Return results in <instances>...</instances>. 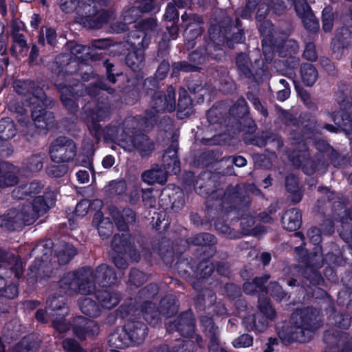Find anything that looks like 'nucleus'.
Returning <instances> with one entry per match:
<instances>
[{"label": "nucleus", "mask_w": 352, "mask_h": 352, "mask_svg": "<svg viewBox=\"0 0 352 352\" xmlns=\"http://www.w3.org/2000/svg\"><path fill=\"white\" fill-rule=\"evenodd\" d=\"M158 292V287L156 285L151 284L144 289H141L139 292L140 298H150Z\"/></svg>", "instance_id": "5fc2aeb1"}, {"label": "nucleus", "mask_w": 352, "mask_h": 352, "mask_svg": "<svg viewBox=\"0 0 352 352\" xmlns=\"http://www.w3.org/2000/svg\"><path fill=\"white\" fill-rule=\"evenodd\" d=\"M163 165L155 166L151 170L144 172L142 180L148 184H164L167 181L168 173L177 174L180 171V163L177 158V145H171L162 157Z\"/></svg>", "instance_id": "0eeeda50"}, {"label": "nucleus", "mask_w": 352, "mask_h": 352, "mask_svg": "<svg viewBox=\"0 0 352 352\" xmlns=\"http://www.w3.org/2000/svg\"><path fill=\"white\" fill-rule=\"evenodd\" d=\"M16 133L14 122L8 118L0 120V138L8 140L13 138Z\"/></svg>", "instance_id": "2f4dec72"}, {"label": "nucleus", "mask_w": 352, "mask_h": 352, "mask_svg": "<svg viewBox=\"0 0 352 352\" xmlns=\"http://www.w3.org/2000/svg\"><path fill=\"white\" fill-rule=\"evenodd\" d=\"M106 188L107 191L111 195H120L125 192L126 184L123 180L112 181Z\"/></svg>", "instance_id": "58836bf2"}, {"label": "nucleus", "mask_w": 352, "mask_h": 352, "mask_svg": "<svg viewBox=\"0 0 352 352\" xmlns=\"http://www.w3.org/2000/svg\"><path fill=\"white\" fill-rule=\"evenodd\" d=\"M301 78L307 86H311L316 82L318 72L315 67L310 63H305L300 68Z\"/></svg>", "instance_id": "7c9ffc66"}, {"label": "nucleus", "mask_w": 352, "mask_h": 352, "mask_svg": "<svg viewBox=\"0 0 352 352\" xmlns=\"http://www.w3.org/2000/svg\"><path fill=\"white\" fill-rule=\"evenodd\" d=\"M283 228L289 231H294L300 228L301 224V214L295 208L285 212L282 217Z\"/></svg>", "instance_id": "b1692460"}, {"label": "nucleus", "mask_w": 352, "mask_h": 352, "mask_svg": "<svg viewBox=\"0 0 352 352\" xmlns=\"http://www.w3.org/2000/svg\"><path fill=\"white\" fill-rule=\"evenodd\" d=\"M19 169L8 163L0 162V187L13 186L17 182Z\"/></svg>", "instance_id": "aec40b11"}, {"label": "nucleus", "mask_w": 352, "mask_h": 352, "mask_svg": "<svg viewBox=\"0 0 352 352\" xmlns=\"http://www.w3.org/2000/svg\"><path fill=\"white\" fill-rule=\"evenodd\" d=\"M109 213L118 228L122 231L126 230L128 224L133 223L135 219L133 211L129 208L124 209L121 213L118 208L111 206L109 208Z\"/></svg>", "instance_id": "6ab92c4d"}, {"label": "nucleus", "mask_w": 352, "mask_h": 352, "mask_svg": "<svg viewBox=\"0 0 352 352\" xmlns=\"http://www.w3.org/2000/svg\"><path fill=\"white\" fill-rule=\"evenodd\" d=\"M110 113L107 104H98L94 110L87 116V126L91 134L96 139L102 138L118 144L127 151H138L141 155H148L153 150V144L144 134H137L138 120L135 118H127L122 124L112 123L101 130L98 122L104 120Z\"/></svg>", "instance_id": "f257e3e1"}, {"label": "nucleus", "mask_w": 352, "mask_h": 352, "mask_svg": "<svg viewBox=\"0 0 352 352\" xmlns=\"http://www.w3.org/2000/svg\"><path fill=\"white\" fill-rule=\"evenodd\" d=\"M96 297L101 306L108 309L116 307L120 301V297L117 294L107 289L97 291Z\"/></svg>", "instance_id": "a878e982"}, {"label": "nucleus", "mask_w": 352, "mask_h": 352, "mask_svg": "<svg viewBox=\"0 0 352 352\" xmlns=\"http://www.w3.org/2000/svg\"><path fill=\"white\" fill-rule=\"evenodd\" d=\"M188 1L189 0H173V3H168L164 14L165 20L175 23L179 19V14L175 6L178 8H183L188 6Z\"/></svg>", "instance_id": "c756f323"}, {"label": "nucleus", "mask_w": 352, "mask_h": 352, "mask_svg": "<svg viewBox=\"0 0 352 352\" xmlns=\"http://www.w3.org/2000/svg\"><path fill=\"white\" fill-rule=\"evenodd\" d=\"M248 112L246 102L243 98L237 100L234 105L230 109V113L238 117L243 116Z\"/></svg>", "instance_id": "ea45409f"}, {"label": "nucleus", "mask_w": 352, "mask_h": 352, "mask_svg": "<svg viewBox=\"0 0 352 352\" xmlns=\"http://www.w3.org/2000/svg\"><path fill=\"white\" fill-rule=\"evenodd\" d=\"M91 202L87 199L80 201L76 207L75 216L78 217H85L90 210Z\"/></svg>", "instance_id": "8fccbe9b"}, {"label": "nucleus", "mask_w": 352, "mask_h": 352, "mask_svg": "<svg viewBox=\"0 0 352 352\" xmlns=\"http://www.w3.org/2000/svg\"><path fill=\"white\" fill-rule=\"evenodd\" d=\"M151 109L146 111L144 119V129H148L157 122V114L166 111L173 112L175 109V92L172 87L167 89V94L155 92L151 101Z\"/></svg>", "instance_id": "1a4fd4ad"}, {"label": "nucleus", "mask_w": 352, "mask_h": 352, "mask_svg": "<svg viewBox=\"0 0 352 352\" xmlns=\"http://www.w3.org/2000/svg\"><path fill=\"white\" fill-rule=\"evenodd\" d=\"M41 188V185L39 182H33L14 188L12 191V196L16 199H23L26 195L38 192Z\"/></svg>", "instance_id": "cd10ccee"}, {"label": "nucleus", "mask_w": 352, "mask_h": 352, "mask_svg": "<svg viewBox=\"0 0 352 352\" xmlns=\"http://www.w3.org/2000/svg\"><path fill=\"white\" fill-rule=\"evenodd\" d=\"M74 322V332L80 339H84L87 336H94L99 332L98 325L93 320L78 316Z\"/></svg>", "instance_id": "a211bd4d"}, {"label": "nucleus", "mask_w": 352, "mask_h": 352, "mask_svg": "<svg viewBox=\"0 0 352 352\" xmlns=\"http://www.w3.org/2000/svg\"><path fill=\"white\" fill-rule=\"evenodd\" d=\"M82 87L83 85L79 82L73 87L58 85L61 101L64 106L71 111H74L77 107L76 100L77 96H81V94H78V91H82Z\"/></svg>", "instance_id": "f3484780"}, {"label": "nucleus", "mask_w": 352, "mask_h": 352, "mask_svg": "<svg viewBox=\"0 0 352 352\" xmlns=\"http://www.w3.org/2000/svg\"><path fill=\"white\" fill-rule=\"evenodd\" d=\"M169 331H178L182 336L192 338L195 331V322L190 311L182 314L176 322L167 326Z\"/></svg>", "instance_id": "dca6fc26"}, {"label": "nucleus", "mask_w": 352, "mask_h": 352, "mask_svg": "<svg viewBox=\"0 0 352 352\" xmlns=\"http://www.w3.org/2000/svg\"><path fill=\"white\" fill-rule=\"evenodd\" d=\"M127 236L128 234L126 233H122L121 236L120 234H116L112 241L111 245L113 252L118 254V255L116 256L112 253L113 261L118 268L125 269L128 265L125 259L119 254L120 253L122 254V252L126 253L127 249L129 248L128 245Z\"/></svg>", "instance_id": "2eb2a0df"}, {"label": "nucleus", "mask_w": 352, "mask_h": 352, "mask_svg": "<svg viewBox=\"0 0 352 352\" xmlns=\"http://www.w3.org/2000/svg\"><path fill=\"white\" fill-rule=\"evenodd\" d=\"M195 347L194 342L192 340H179L174 347L173 352H193Z\"/></svg>", "instance_id": "49530a36"}, {"label": "nucleus", "mask_w": 352, "mask_h": 352, "mask_svg": "<svg viewBox=\"0 0 352 352\" xmlns=\"http://www.w3.org/2000/svg\"><path fill=\"white\" fill-rule=\"evenodd\" d=\"M182 19L184 23L186 28L185 31V36L188 37V32L193 31V37L198 36L200 33L199 25L201 23V19L195 14H188L185 13L182 16Z\"/></svg>", "instance_id": "bb28decb"}, {"label": "nucleus", "mask_w": 352, "mask_h": 352, "mask_svg": "<svg viewBox=\"0 0 352 352\" xmlns=\"http://www.w3.org/2000/svg\"><path fill=\"white\" fill-rule=\"evenodd\" d=\"M76 153L74 142L65 137L56 139L51 144L50 154L52 160L56 163L69 162Z\"/></svg>", "instance_id": "9b49d317"}, {"label": "nucleus", "mask_w": 352, "mask_h": 352, "mask_svg": "<svg viewBox=\"0 0 352 352\" xmlns=\"http://www.w3.org/2000/svg\"><path fill=\"white\" fill-rule=\"evenodd\" d=\"M236 63L240 72L246 77L251 76L250 59L245 54H240L236 56Z\"/></svg>", "instance_id": "e433bc0d"}, {"label": "nucleus", "mask_w": 352, "mask_h": 352, "mask_svg": "<svg viewBox=\"0 0 352 352\" xmlns=\"http://www.w3.org/2000/svg\"><path fill=\"white\" fill-rule=\"evenodd\" d=\"M12 50L16 56H23L28 51L27 43L22 34H16L14 36Z\"/></svg>", "instance_id": "72a5a7b5"}, {"label": "nucleus", "mask_w": 352, "mask_h": 352, "mask_svg": "<svg viewBox=\"0 0 352 352\" xmlns=\"http://www.w3.org/2000/svg\"><path fill=\"white\" fill-rule=\"evenodd\" d=\"M285 185L288 191L292 192H295L296 191L297 183L296 178L294 176L289 175L286 177Z\"/></svg>", "instance_id": "338daca9"}, {"label": "nucleus", "mask_w": 352, "mask_h": 352, "mask_svg": "<svg viewBox=\"0 0 352 352\" xmlns=\"http://www.w3.org/2000/svg\"><path fill=\"white\" fill-rule=\"evenodd\" d=\"M156 28L157 21L152 18L143 21L135 30L130 33L128 43L131 51L126 57V63L133 70L140 69L144 66L143 50L148 45Z\"/></svg>", "instance_id": "39448f33"}, {"label": "nucleus", "mask_w": 352, "mask_h": 352, "mask_svg": "<svg viewBox=\"0 0 352 352\" xmlns=\"http://www.w3.org/2000/svg\"><path fill=\"white\" fill-rule=\"evenodd\" d=\"M79 306L81 311L90 317H97L100 315L99 307L90 297H84L79 301Z\"/></svg>", "instance_id": "c85d7f7f"}, {"label": "nucleus", "mask_w": 352, "mask_h": 352, "mask_svg": "<svg viewBox=\"0 0 352 352\" xmlns=\"http://www.w3.org/2000/svg\"><path fill=\"white\" fill-rule=\"evenodd\" d=\"M109 345L113 349H122L130 346V338H129L126 326L120 327L112 333L108 339Z\"/></svg>", "instance_id": "412c9836"}, {"label": "nucleus", "mask_w": 352, "mask_h": 352, "mask_svg": "<svg viewBox=\"0 0 352 352\" xmlns=\"http://www.w3.org/2000/svg\"><path fill=\"white\" fill-rule=\"evenodd\" d=\"M14 89L19 94H30L26 99V106L31 108L32 118L35 126L40 133H45L54 123V117L52 112L45 111L42 106L52 105V100L47 98L42 89L36 87L30 80H17L14 82Z\"/></svg>", "instance_id": "7ed1b4c3"}, {"label": "nucleus", "mask_w": 352, "mask_h": 352, "mask_svg": "<svg viewBox=\"0 0 352 352\" xmlns=\"http://www.w3.org/2000/svg\"><path fill=\"white\" fill-rule=\"evenodd\" d=\"M333 16L331 8H325L322 11V28L325 32L330 31L333 27Z\"/></svg>", "instance_id": "c03bdc74"}, {"label": "nucleus", "mask_w": 352, "mask_h": 352, "mask_svg": "<svg viewBox=\"0 0 352 352\" xmlns=\"http://www.w3.org/2000/svg\"><path fill=\"white\" fill-rule=\"evenodd\" d=\"M67 171V168L64 164L52 165L47 168L48 175L54 177H60Z\"/></svg>", "instance_id": "09e8293b"}, {"label": "nucleus", "mask_w": 352, "mask_h": 352, "mask_svg": "<svg viewBox=\"0 0 352 352\" xmlns=\"http://www.w3.org/2000/svg\"><path fill=\"white\" fill-rule=\"evenodd\" d=\"M269 279V276H264L261 278H256L252 283H245L243 285L244 292L246 294H250L254 292L261 291L263 289L262 285Z\"/></svg>", "instance_id": "f704fd0d"}, {"label": "nucleus", "mask_w": 352, "mask_h": 352, "mask_svg": "<svg viewBox=\"0 0 352 352\" xmlns=\"http://www.w3.org/2000/svg\"><path fill=\"white\" fill-rule=\"evenodd\" d=\"M130 346L142 343L146 335V327L142 322H129L126 325Z\"/></svg>", "instance_id": "4be33fe9"}, {"label": "nucleus", "mask_w": 352, "mask_h": 352, "mask_svg": "<svg viewBox=\"0 0 352 352\" xmlns=\"http://www.w3.org/2000/svg\"><path fill=\"white\" fill-rule=\"evenodd\" d=\"M113 223L108 218L102 219L98 225V230L102 238H106L110 236L113 232Z\"/></svg>", "instance_id": "4c0bfd02"}, {"label": "nucleus", "mask_w": 352, "mask_h": 352, "mask_svg": "<svg viewBox=\"0 0 352 352\" xmlns=\"http://www.w3.org/2000/svg\"><path fill=\"white\" fill-rule=\"evenodd\" d=\"M192 100L188 98H182L178 101V109L179 111H185V114H189L191 111Z\"/></svg>", "instance_id": "13d9d810"}, {"label": "nucleus", "mask_w": 352, "mask_h": 352, "mask_svg": "<svg viewBox=\"0 0 352 352\" xmlns=\"http://www.w3.org/2000/svg\"><path fill=\"white\" fill-rule=\"evenodd\" d=\"M107 0H93L91 3H87L83 0H80L78 3L76 13V21L85 26L90 28H100L104 23H109L113 19V13L108 12H98V6H103Z\"/></svg>", "instance_id": "6e6552de"}, {"label": "nucleus", "mask_w": 352, "mask_h": 352, "mask_svg": "<svg viewBox=\"0 0 352 352\" xmlns=\"http://www.w3.org/2000/svg\"><path fill=\"white\" fill-rule=\"evenodd\" d=\"M144 280V274L138 270H131L130 273V278L129 282L131 284H133L135 285H140L142 282H143Z\"/></svg>", "instance_id": "052dcab7"}, {"label": "nucleus", "mask_w": 352, "mask_h": 352, "mask_svg": "<svg viewBox=\"0 0 352 352\" xmlns=\"http://www.w3.org/2000/svg\"><path fill=\"white\" fill-rule=\"evenodd\" d=\"M110 89H107L106 86L100 83L98 86H94V87L86 89L85 92L89 95L91 98L96 97L98 95L101 94L102 91H107L109 93H111Z\"/></svg>", "instance_id": "4d7b16f0"}, {"label": "nucleus", "mask_w": 352, "mask_h": 352, "mask_svg": "<svg viewBox=\"0 0 352 352\" xmlns=\"http://www.w3.org/2000/svg\"><path fill=\"white\" fill-rule=\"evenodd\" d=\"M258 308L260 311L267 318L272 319L275 316V311L270 305L268 300L259 298Z\"/></svg>", "instance_id": "a19ab883"}, {"label": "nucleus", "mask_w": 352, "mask_h": 352, "mask_svg": "<svg viewBox=\"0 0 352 352\" xmlns=\"http://www.w3.org/2000/svg\"><path fill=\"white\" fill-rule=\"evenodd\" d=\"M116 279L113 270L102 264L95 271L87 267L65 274L60 280L59 286L63 292L68 295L74 294L77 290L81 294L88 295L95 291L94 282L104 287L114 283Z\"/></svg>", "instance_id": "f03ea898"}, {"label": "nucleus", "mask_w": 352, "mask_h": 352, "mask_svg": "<svg viewBox=\"0 0 352 352\" xmlns=\"http://www.w3.org/2000/svg\"><path fill=\"white\" fill-rule=\"evenodd\" d=\"M44 159L45 155L43 154L33 155L28 159L25 164L26 168L31 173L38 172L43 168Z\"/></svg>", "instance_id": "c9c22d12"}, {"label": "nucleus", "mask_w": 352, "mask_h": 352, "mask_svg": "<svg viewBox=\"0 0 352 352\" xmlns=\"http://www.w3.org/2000/svg\"><path fill=\"white\" fill-rule=\"evenodd\" d=\"M154 3L153 0H143L140 3V8H131L125 11L123 14L124 23L121 24H114L112 27L116 32H120L127 30L126 25L133 23L139 16L140 12H147L154 10Z\"/></svg>", "instance_id": "ddd939ff"}, {"label": "nucleus", "mask_w": 352, "mask_h": 352, "mask_svg": "<svg viewBox=\"0 0 352 352\" xmlns=\"http://www.w3.org/2000/svg\"><path fill=\"white\" fill-rule=\"evenodd\" d=\"M72 55L76 56L78 60L87 59L89 53V47L82 45H75L71 50Z\"/></svg>", "instance_id": "79ce46f5"}, {"label": "nucleus", "mask_w": 352, "mask_h": 352, "mask_svg": "<svg viewBox=\"0 0 352 352\" xmlns=\"http://www.w3.org/2000/svg\"><path fill=\"white\" fill-rule=\"evenodd\" d=\"M267 292H269L273 297L276 298L277 300H281L285 295L282 287L277 283H271Z\"/></svg>", "instance_id": "864d4df0"}, {"label": "nucleus", "mask_w": 352, "mask_h": 352, "mask_svg": "<svg viewBox=\"0 0 352 352\" xmlns=\"http://www.w3.org/2000/svg\"><path fill=\"white\" fill-rule=\"evenodd\" d=\"M351 318L348 316L338 315L336 319V324L343 329H346L350 326Z\"/></svg>", "instance_id": "0e129e2a"}, {"label": "nucleus", "mask_w": 352, "mask_h": 352, "mask_svg": "<svg viewBox=\"0 0 352 352\" xmlns=\"http://www.w3.org/2000/svg\"><path fill=\"white\" fill-rule=\"evenodd\" d=\"M169 70V65L166 62H162L156 72V77L158 79H163Z\"/></svg>", "instance_id": "69168bd1"}, {"label": "nucleus", "mask_w": 352, "mask_h": 352, "mask_svg": "<svg viewBox=\"0 0 352 352\" xmlns=\"http://www.w3.org/2000/svg\"><path fill=\"white\" fill-rule=\"evenodd\" d=\"M201 322L206 333L210 338V345L209 346L210 351L218 352L219 344L217 343V335L219 333L218 328L214 326L213 321L210 318H202Z\"/></svg>", "instance_id": "393cba45"}, {"label": "nucleus", "mask_w": 352, "mask_h": 352, "mask_svg": "<svg viewBox=\"0 0 352 352\" xmlns=\"http://www.w3.org/2000/svg\"><path fill=\"white\" fill-rule=\"evenodd\" d=\"M333 120L338 127H341L346 132L352 129V121L348 117H342L340 119L336 115L333 116Z\"/></svg>", "instance_id": "603ef678"}, {"label": "nucleus", "mask_w": 352, "mask_h": 352, "mask_svg": "<svg viewBox=\"0 0 352 352\" xmlns=\"http://www.w3.org/2000/svg\"><path fill=\"white\" fill-rule=\"evenodd\" d=\"M304 57L311 61H314L317 58V54L315 50V45L312 43L306 45L305 50L303 53Z\"/></svg>", "instance_id": "bf43d9fd"}, {"label": "nucleus", "mask_w": 352, "mask_h": 352, "mask_svg": "<svg viewBox=\"0 0 352 352\" xmlns=\"http://www.w3.org/2000/svg\"><path fill=\"white\" fill-rule=\"evenodd\" d=\"M55 196L54 192L46 193L44 196L36 197L32 206L25 207L16 215L11 211L4 216L0 217V227L8 230L15 228L14 224H32L40 216L44 214L54 206Z\"/></svg>", "instance_id": "423d86ee"}, {"label": "nucleus", "mask_w": 352, "mask_h": 352, "mask_svg": "<svg viewBox=\"0 0 352 352\" xmlns=\"http://www.w3.org/2000/svg\"><path fill=\"white\" fill-rule=\"evenodd\" d=\"M47 313L43 310H38L36 313V318L38 321L45 322L48 316L52 317V322L54 328L59 333H64L69 329L64 317L68 314V308L65 306L63 297L50 298L47 301Z\"/></svg>", "instance_id": "9d476101"}, {"label": "nucleus", "mask_w": 352, "mask_h": 352, "mask_svg": "<svg viewBox=\"0 0 352 352\" xmlns=\"http://www.w3.org/2000/svg\"><path fill=\"white\" fill-rule=\"evenodd\" d=\"M247 97H248V99L252 103V104L254 106L255 109H257L258 111H260L262 115L263 116H267V110L265 109L259 100L255 97L253 94H248L247 95Z\"/></svg>", "instance_id": "e2e57ef3"}, {"label": "nucleus", "mask_w": 352, "mask_h": 352, "mask_svg": "<svg viewBox=\"0 0 352 352\" xmlns=\"http://www.w3.org/2000/svg\"><path fill=\"white\" fill-rule=\"evenodd\" d=\"M78 181L81 184L87 183L89 180V174L87 170H80L76 173Z\"/></svg>", "instance_id": "774afa93"}, {"label": "nucleus", "mask_w": 352, "mask_h": 352, "mask_svg": "<svg viewBox=\"0 0 352 352\" xmlns=\"http://www.w3.org/2000/svg\"><path fill=\"white\" fill-rule=\"evenodd\" d=\"M307 236L314 245H318L321 241L320 230L316 227L311 228L307 231Z\"/></svg>", "instance_id": "680f3d73"}, {"label": "nucleus", "mask_w": 352, "mask_h": 352, "mask_svg": "<svg viewBox=\"0 0 352 352\" xmlns=\"http://www.w3.org/2000/svg\"><path fill=\"white\" fill-rule=\"evenodd\" d=\"M173 301V299L169 298V300L167 301L168 306L167 308H165L164 305L166 300L163 299L160 302V310L156 309L155 308V305L152 302L146 301L144 306L142 309L144 320L147 322L155 325L158 321L160 314H162L168 316L170 314H173L176 310V307Z\"/></svg>", "instance_id": "f8f14e48"}, {"label": "nucleus", "mask_w": 352, "mask_h": 352, "mask_svg": "<svg viewBox=\"0 0 352 352\" xmlns=\"http://www.w3.org/2000/svg\"><path fill=\"white\" fill-rule=\"evenodd\" d=\"M76 254V248L71 244H63L57 253V257L60 264L67 263Z\"/></svg>", "instance_id": "473e14b6"}, {"label": "nucleus", "mask_w": 352, "mask_h": 352, "mask_svg": "<svg viewBox=\"0 0 352 352\" xmlns=\"http://www.w3.org/2000/svg\"><path fill=\"white\" fill-rule=\"evenodd\" d=\"M314 261L313 267H307L305 273L307 274L308 272H311V274L307 277V279L313 285H319L323 281V279L321 275L316 270V268H320L322 264V250L321 248L318 245L315 247Z\"/></svg>", "instance_id": "5701e85b"}, {"label": "nucleus", "mask_w": 352, "mask_h": 352, "mask_svg": "<svg viewBox=\"0 0 352 352\" xmlns=\"http://www.w3.org/2000/svg\"><path fill=\"white\" fill-rule=\"evenodd\" d=\"M80 0H58L61 10L65 13L76 12Z\"/></svg>", "instance_id": "a18cd8bd"}, {"label": "nucleus", "mask_w": 352, "mask_h": 352, "mask_svg": "<svg viewBox=\"0 0 352 352\" xmlns=\"http://www.w3.org/2000/svg\"><path fill=\"white\" fill-rule=\"evenodd\" d=\"M294 8L298 16L302 19L304 26L310 31L318 28V22L306 0H294Z\"/></svg>", "instance_id": "4468645a"}, {"label": "nucleus", "mask_w": 352, "mask_h": 352, "mask_svg": "<svg viewBox=\"0 0 352 352\" xmlns=\"http://www.w3.org/2000/svg\"><path fill=\"white\" fill-rule=\"evenodd\" d=\"M253 343V338L248 334H243L232 341L235 348L248 347Z\"/></svg>", "instance_id": "de8ad7c7"}, {"label": "nucleus", "mask_w": 352, "mask_h": 352, "mask_svg": "<svg viewBox=\"0 0 352 352\" xmlns=\"http://www.w3.org/2000/svg\"><path fill=\"white\" fill-rule=\"evenodd\" d=\"M4 283V280L0 278V285ZM0 295L8 298H14L18 295V289L15 285H10L4 289H0Z\"/></svg>", "instance_id": "3c124183"}, {"label": "nucleus", "mask_w": 352, "mask_h": 352, "mask_svg": "<svg viewBox=\"0 0 352 352\" xmlns=\"http://www.w3.org/2000/svg\"><path fill=\"white\" fill-rule=\"evenodd\" d=\"M320 322L318 311L312 308L297 311L292 315L290 325L278 331V336L284 343L307 342L320 327Z\"/></svg>", "instance_id": "20e7f679"}, {"label": "nucleus", "mask_w": 352, "mask_h": 352, "mask_svg": "<svg viewBox=\"0 0 352 352\" xmlns=\"http://www.w3.org/2000/svg\"><path fill=\"white\" fill-rule=\"evenodd\" d=\"M192 243L196 245H207L214 243V237L209 233H201L195 236Z\"/></svg>", "instance_id": "37998d69"}, {"label": "nucleus", "mask_w": 352, "mask_h": 352, "mask_svg": "<svg viewBox=\"0 0 352 352\" xmlns=\"http://www.w3.org/2000/svg\"><path fill=\"white\" fill-rule=\"evenodd\" d=\"M142 201L146 206L151 208L155 206L156 201L153 195L152 188L142 190Z\"/></svg>", "instance_id": "6e6d98bb"}]
</instances>
